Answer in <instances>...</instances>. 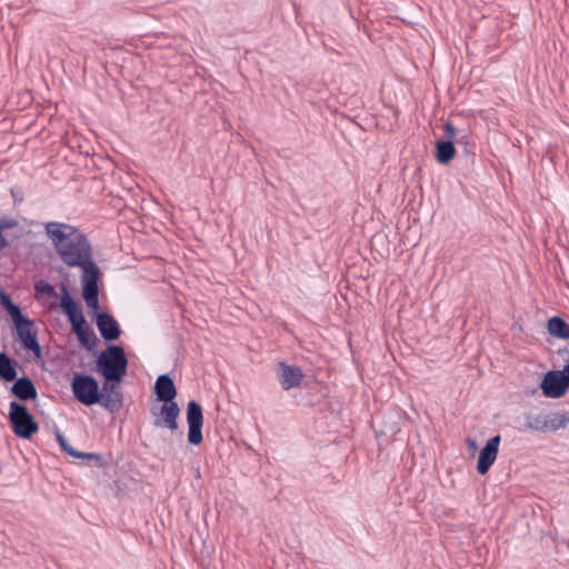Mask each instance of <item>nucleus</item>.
<instances>
[{
  "mask_svg": "<svg viewBox=\"0 0 569 569\" xmlns=\"http://www.w3.org/2000/svg\"><path fill=\"white\" fill-rule=\"evenodd\" d=\"M57 439H58L61 448L72 457L88 458V459L97 458V456L94 453H83V452H78L77 450L72 449L70 446H68V442L62 435H58Z\"/></svg>",
  "mask_w": 569,
  "mask_h": 569,
  "instance_id": "nucleus-19",
  "label": "nucleus"
},
{
  "mask_svg": "<svg viewBox=\"0 0 569 569\" xmlns=\"http://www.w3.org/2000/svg\"><path fill=\"white\" fill-rule=\"evenodd\" d=\"M60 306L71 322L72 329L77 333L79 340L84 346H89L92 342L94 335L87 325L81 309L73 301L66 286L61 287Z\"/></svg>",
  "mask_w": 569,
  "mask_h": 569,
  "instance_id": "nucleus-3",
  "label": "nucleus"
},
{
  "mask_svg": "<svg viewBox=\"0 0 569 569\" xmlns=\"http://www.w3.org/2000/svg\"><path fill=\"white\" fill-rule=\"evenodd\" d=\"M279 380L284 390L298 387L303 378L300 368L286 365L284 362L279 363Z\"/></svg>",
  "mask_w": 569,
  "mask_h": 569,
  "instance_id": "nucleus-11",
  "label": "nucleus"
},
{
  "mask_svg": "<svg viewBox=\"0 0 569 569\" xmlns=\"http://www.w3.org/2000/svg\"><path fill=\"white\" fill-rule=\"evenodd\" d=\"M93 311V309H91ZM99 308L94 310L97 313L96 322L101 336L106 340H114L120 336V328L117 320L108 313L98 312Z\"/></svg>",
  "mask_w": 569,
  "mask_h": 569,
  "instance_id": "nucleus-10",
  "label": "nucleus"
},
{
  "mask_svg": "<svg viewBox=\"0 0 569 569\" xmlns=\"http://www.w3.org/2000/svg\"><path fill=\"white\" fill-rule=\"evenodd\" d=\"M101 400L98 402L110 412H118L123 406V395L121 392L100 393Z\"/></svg>",
  "mask_w": 569,
  "mask_h": 569,
  "instance_id": "nucleus-16",
  "label": "nucleus"
},
{
  "mask_svg": "<svg viewBox=\"0 0 569 569\" xmlns=\"http://www.w3.org/2000/svg\"><path fill=\"white\" fill-rule=\"evenodd\" d=\"M528 426H529V428H531V429H536V430H540V431H546V430H548V429H549V428H548V426H547V422H543V425H542V426H538V425H535V426H533V425H531V423H529Z\"/></svg>",
  "mask_w": 569,
  "mask_h": 569,
  "instance_id": "nucleus-25",
  "label": "nucleus"
},
{
  "mask_svg": "<svg viewBox=\"0 0 569 569\" xmlns=\"http://www.w3.org/2000/svg\"><path fill=\"white\" fill-rule=\"evenodd\" d=\"M445 131L449 138H455L456 129L451 123L448 122L445 124Z\"/></svg>",
  "mask_w": 569,
  "mask_h": 569,
  "instance_id": "nucleus-24",
  "label": "nucleus"
},
{
  "mask_svg": "<svg viewBox=\"0 0 569 569\" xmlns=\"http://www.w3.org/2000/svg\"><path fill=\"white\" fill-rule=\"evenodd\" d=\"M120 382L121 381L104 380L100 393L121 392V388L119 387Z\"/></svg>",
  "mask_w": 569,
  "mask_h": 569,
  "instance_id": "nucleus-21",
  "label": "nucleus"
},
{
  "mask_svg": "<svg viewBox=\"0 0 569 569\" xmlns=\"http://www.w3.org/2000/svg\"><path fill=\"white\" fill-rule=\"evenodd\" d=\"M9 420L14 435L22 439H30L38 432L39 426L23 405L10 402Z\"/></svg>",
  "mask_w": 569,
  "mask_h": 569,
  "instance_id": "nucleus-4",
  "label": "nucleus"
},
{
  "mask_svg": "<svg viewBox=\"0 0 569 569\" xmlns=\"http://www.w3.org/2000/svg\"><path fill=\"white\" fill-rule=\"evenodd\" d=\"M34 289H36L38 298H40V296L48 297V298L56 297L54 288L50 283H48L43 280L38 281L34 286Z\"/></svg>",
  "mask_w": 569,
  "mask_h": 569,
  "instance_id": "nucleus-20",
  "label": "nucleus"
},
{
  "mask_svg": "<svg viewBox=\"0 0 569 569\" xmlns=\"http://www.w3.org/2000/svg\"><path fill=\"white\" fill-rule=\"evenodd\" d=\"M0 303L11 317L24 348L33 352L34 356H40V347L37 341L33 323L21 313L20 308L3 292H0Z\"/></svg>",
  "mask_w": 569,
  "mask_h": 569,
  "instance_id": "nucleus-2",
  "label": "nucleus"
},
{
  "mask_svg": "<svg viewBox=\"0 0 569 569\" xmlns=\"http://www.w3.org/2000/svg\"><path fill=\"white\" fill-rule=\"evenodd\" d=\"M16 367L11 358H0V378L4 381H13L17 378Z\"/></svg>",
  "mask_w": 569,
  "mask_h": 569,
  "instance_id": "nucleus-18",
  "label": "nucleus"
},
{
  "mask_svg": "<svg viewBox=\"0 0 569 569\" xmlns=\"http://www.w3.org/2000/svg\"><path fill=\"white\" fill-rule=\"evenodd\" d=\"M568 421H569V415L568 416L563 415L557 422H556V420L552 421L550 429L556 430V429L562 428L566 426V423Z\"/></svg>",
  "mask_w": 569,
  "mask_h": 569,
  "instance_id": "nucleus-23",
  "label": "nucleus"
},
{
  "mask_svg": "<svg viewBox=\"0 0 569 569\" xmlns=\"http://www.w3.org/2000/svg\"><path fill=\"white\" fill-rule=\"evenodd\" d=\"M548 332L556 338L569 339V325L560 317H552L547 323Z\"/></svg>",
  "mask_w": 569,
  "mask_h": 569,
  "instance_id": "nucleus-15",
  "label": "nucleus"
},
{
  "mask_svg": "<svg viewBox=\"0 0 569 569\" xmlns=\"http://www.w3.org/2000/svg\"><path fill=\"white\" fill-rule=\"evenodd\" d=\"M100 356H124V351L121 347L111 346Z\"/></svg>",
  "mask_w": 569,
  "mask_h": 569,
  "instance_id": "nucleus-22",
  "label": "nucleus"
},
{
  "mask_svg": "<svg viewBox=\"0 0 569 569\" xmlns=\"http://www.w3.org/2000/svg\"><path fill=\"white\" fill-rule=\"evenodd\" d=\"M127 368L128 358H97L96 370L104 380L121 381Z\"/></svg>",
  "mask_w": 569,
  "mask_h": 569,
  "instance_id": "nucleus-7",
  "label": "nucleus"
},
{
  "mask_svg": "<svg viewBox=\"0 0 569 569\" xmlns=\"http://www.w3.org/2000/svg\"><path fill=\"white\" fill-rule=\"evenodd\" d=\"M568 376L563 370H552L545 375L541 382V390L548 398L562 397L569 387Z\"/></svg>",
  "mask_w": 569,
  "mask_h": 569,
  "instance_id": "nucleus-6",
  "label": "nucleus"
},
{
  "mask_svg": "<svg viewBox=\"0 0 569 569\" xmlns=\"http://www.w3.org/2000/svg\"><path fill=\"white\" fill-rule=\"evenodd\" d=\"M468 443H469V445H470V447H471V448H473V449L477 447V446H476V442H475L473 440H471V439H468Z\"/></svg>",
  "mask_w": 569,
  "mask_h": 569,
  "instance_id": "nucleus-26",
  "label": "nucleus"
},
{
  "mask_svg": "<svg viewBox=\"0 0 569 569\" xmlns=\"http://www.w3.org/2000/svg\"><path fill=\"white\" fill-rule=\"evenodd\" d=\"M11 392L20 400H32L37 398L36 387L29 378L18 379L11 388Z\"/></svg>",
  "mask_w": 569,
  "mask_h": 569,
  "instance_id": "nucleus-14",
  "label": "nucleus"
},
{
  "mask_svg": "<svg viewBox=\"0 0 569 569\" xmlns=\"http://www.w3.org/2000/svg\"><path fill=\"white\" fill-rule=\"evenodd\" d=\"M1 356H6V355H4V353H2V352H0V357H1Z\"/></svg>",
  "mask_w": 569,
  "mask_h": 569,
  "instance_id": "nucleus-27",
  "label": "nucleus"
},
{
  "mask_svg": "<svg viewBox=\"0 0 569 569\" xmlns=\"http://www.w3.org/2000/svg\"><path fill=\"white\" fill-rule=\"evenodd\" d=\"M456 156V148L451 141H438L436 146V159L441 164L449 163Z\"/></svg>",
  "mask_w": 569,
  "mask_h": 569,
  "instance_id": "nucleus-17",
  "label": "nucleus"
},
{
  "mask_svg": "<svg viewBox=\"0 0 569 569\" xmlns=\"http://www.w3.org/2000/svg\"><path fill=\"white\" fill-rule=\"evenodd\" d=\"M187 422H188V441L191 445H200L203 440L202 437V425H203V413L201 406L191 400L188 402L187 408Z\"/></svg>",
  "mask_w": 569,
  "mask_h": 569,
  "instance_id": "nucleus-8",
  "label": "nucleus"
},
{
  "mask_svg": "<svg viewBox=\"0 0 569 569\" xmlns=\"http://www.w3.org/2000/svg\"><path fill=\"white\" fill-rule=\"evenodd\" d=\"M180 410L176 402H166L160 410L162 422L156 421V426H164L168 429L174 431L178 429V417Z\"/></svg>",
  "mask_w": 569,
  "mask_h": 569,
  "instance_id": "nucleus-12",
  "label": "nucleus"
},
{
  "mask_svg": "<svg viewBox=\"0 0 569 569\" xmlns=\"http://www.w3.org/2000/svg\"><path fill=\"white\" fill-rule=\"evenodd\" d=\"M154 391L159 400L164 402H172L177 395L174 383L167 375L158 377L154 385Z\"/></svg>",
  "mask_w": 569,
  "mask_h": 569,
  "instance_id": "nucleus-13",
  "label": "nucleus"
},
{
  "mask_svg": "<svg viewBox=\"0 0 569 569\" xmlns=\"http://www.w3.org/2000/svg\"><path fill=\"white\" fill-rule=\"evenodd\" d=\"M500 441L501 437L497 435L490 438L486 446L481 449L477 462V471L480 475L487 473L491 466L495 463L498 456Z\"/></svg>",
  "mask_w": 569,
  "mask_h": 569,
  "instance_id": "nucleus-9",
  "label": "nucleus"
},
{
  "mask_svg": "<svg viewBox=\"0 0 569 569\" xmlns=\"http://www.w3.org/2000/svg\"><path fill=\"white\" fill-rule=\"evenodd\" d=\"M73 397L84 406H93L101 400L98 381L87 375L76 373L71 381Z\"/></svg>",
  "mask_w": 569,
  "mask_h": 569,
  "instance_id": "nucleus-5",
  "label": "nucleus"
},
{
  "mask_svg": "<svg viewBox=\"0 0 569 569\" xmlns=\"http://www.w3.org/2000/svg\"><path fill=\"white\" fill-rule=\"evenodd\" d=\"M44 230L60 259L69 267L82 269L83 299L89 309L97 310L100 270L92 261V249L87 238L76 227L57 221L47 222Z\"/></svg>",
  "mask_w": 569,
  "mask_h": 569,
  "instance_id": "nucleus-1",
  "label": "nucleus"
},
{
  "mask_svg": "<svg viewBox=\"0 0 569 569\" xmlns=\"http://www.w3.org/2000/svg\"><path fill=\"white\" fill-rule=\"evenodd\" d=\"M567 547L569 548V541L567 542Z\"/></svg>",
  "mask_w": 569,
  "mask_h": 569,
  "instance_id": "nucleus-28",
  "label": "nucleus"
}]
</instances>
